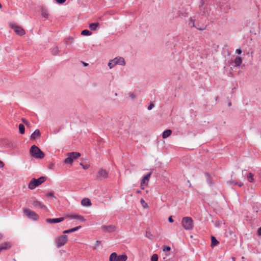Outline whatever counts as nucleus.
<instances>
[{"instance_id": "ddd939ff", "label": "nucleus", "mask_w": 261, "mask_h": 261, "mask_svg": "<svg viewBox=\"0 0 261 261\" xmlns=\"http://www.w3.org/2000/svg\"><path fill=\"white\" fill-rule=\"evenodd\" d=\"M64 220V217H60L58 218H48L46 219V222L48 223H57L62 222Z\"/></svg>"}, {"instance_id": "f8f14e48", "label": "nucleus", "mask_w": 261, "mask_h": 261, "mask_svg": "<svg viewBox=\"0 0 261 261\" xmlns=\"http://www.w3.org/2000/svg\"><path fill=\"white\" fill-rule=\"evenodd\" d=\"M12 246V243L10 242H6L0 244V253L4 250L9 249L11 248Z\"/></svg>"}, {"instance_id": "58836bf2", "label": "nucleus", "mask_w": 261, "mask_h": 261, "mask_svg": "<svg viewBox=\"0 0 261 261\" xmlns=\"http://www.w3.org/2000/svg\"><path fill=\"white\" fill-rule=\"evenodd\" d=\"M100 242L99 241H96L95 245H94V249H96L97 248V247L99 246V244Z\"/></svg>"}, {"instance_id": "4be33fe9", "label": "nucleus", "mask_w": 261, "mask_h": 261, "mask_svg": "<svg viewBox=\"0 0 261 261\" xmlns=\"http://www.w3.org/2000/svg\"><path fill=\"white\" fill-rule=\"evenodd\" d=\"M41 15L44 18H48L49 15L47 9L45 7H42L41 8Z\"/></svg>"}, {"instance_id": "72a5a7b5", "label": "nucleus", "mask_w": 261, "mask_h": 261, "mask_svg": "<svg viewBox=\"0 0 261 261\" xmlns=\"http://www.w3.org/2000/svg\"><path fill=\"white\" fill-rule=\"evenodd\" d=\"M158 255L156 254H154L152 255L151 257V261H158Z\"/></svg>"}, {"instance_id": "aec40b11", "label": "nucleus", "mask_w": 261, "mask_h": 261, "mask_svg": "<svg viewBox=\"0 0 261 261\" xmlns=\"http://www.w3.org/2000/svg\"><path fill=\"white\" fill-rule=\"evenodd\" d=\"M68 155H70V156L73 159H76L79 157L81 156V153L77 152H71L68 153Z\"/></svg>"}, {"instance_id": "dca6fc26", "label": "nucleus", "mask_w": 261, "mask_h": 261, "mask_svg": "<svg viewBox=\"0 0 261 261\" xmlns=\"http://www.w3.org/2000/svg\"><path fill=\"white\" fill-rule=\"evenodd\" d=\"M68 217L71 219H77L82 222H84L86 220L83 216L79 215H70L68 216Z\"/></svg>"}, {"instance_id": "de8ad7c7", "label": "nucleus", "mask_w": 261, "mask_h": 261, "mask_svg": "<svg viewBox=\"0 0 261 261\" xmlns=\"http://www.w3.org/2000/svg\"><path fill=\"white\" fill-rule=\"evenodd\" d=\"M257 233L259 236H261V227L258 228Z\"/></svg>"}, {"instance_id": "bb28decb", "label": "nucleus", "mask_w": 261, "mask_h": 261, "mask_svg": "<svg viewBox=\"0 0 261 261\" xmlns=\"http://www.w3.org/2000/svg\"><path fill=\"white\" fill-rule=\"evenodd\" d=\"M172 133V131L170 129H167L163 133L162 137L163 138H166L168 137Z\"/></svg>"}, {"instance_id": "c756f323", "label": "nucleus", "mask_w": 261, "mask_h": 261, "mask_svg": "<svg viewBox=\"0 0 261 261\" xmlns=\"http://www.w3.org/2000/svg\"><path fill=\"white\" fill-rule=\"evenodd\" d=\"M19 133L21 134H23L25 132V127L23 124H19Z\"/></svg>"}, {"instance_id": "c9c22d12", "label": "nucleus", "mask_w": 261, "mask_h": 261, "mask_svg": "<svg viewBox=\"0 0 261 261\" xmlns=\"http://www.w3.org/2000/svg\"><path fill=\"white\" fill-rule=\"evenodd\" d=\"M145 236L149 238V239H152V235L151 234V233L149 232H148V231H146V235Z\"/></svg>"}, {"instance_id": "a878e982", "label": "nucleus", "mask_w": 261, "mask_h": 261, "mask_svg": "<svg viewBox=\"0 0 261 261\" xmlns=\"http://www.w3.org/2000/svg\"><path fill=\"white\" fill-rule=\"evenodd\" d=\"M205 175L206 178L207 182L210 186H212L213 185V182L210 174L208 173H205Z\"/></svg>"}, {"instance_id": "37998d69", "label": "nucleus", "mask_w": 261, "mask_h": 261, "mask_svg": "<svg viewBox=\"0 0 261 261\" xmlns=\"http://www.w3.org/2000/svg\"><path fill=\"white\" fill-rule=\"evenodd\" d=\"M47 195L48 196L55 197L54 193L51 192L47 193Z\"/></svg>"}, {"instance_id": "3c124183", "label": "nucleus", "mask_w": 261, "mask_h": 261, "mask_svg": "<svg viewBox=\"0 0 261 261\" xmlns=\"http://www.w3.org/2000/svg\"><path fill=\"white\" fill-rule=\"evenodd\" d=\"M54 166V165L53 164H50V165H49V168L50 169H52V168H53Z\"/></svg>"}, {"instance_id": "9d476101", "label": "nucleus", "mask_w": 261, "mask_h": 261, "mask_svg": "<svg viewBox=\"0 0 261 261\" xmlns=\"http://www.w3.org/2000/svg\"><path fill=\"white\" fill-rule=\"evenodd\" d=\"M189 25H191L192 27H195L197 30L203 31L206 29V25L203 24L202 25H199V23H197L196 25L195 24V20L193 19L192 17L190 18V22L189 23Z\"/></svg>"}, {"instance_id": "79ce46f5", "label": "nucleus", "mask_w": 261, "mask_h": 261, "mask_svg": "<svg viewBox=\"0 0 261 261\" xmlns=\"http://www.w3.org/2000/svg\"><path fill=\"white\" fill-rule=\"evenodd\" d=\"M242 51L240 48L237 49L236 50V53L238 54H241L242 53Z\"/></svg>"}, {"instance_id": "1a4fd4ad", "label": "nucleus", "mask_w": 261, "mask_h": 261, "mask_svg": "<svg viewBox=\"0 0 261 261\" xmlns=\"http://www.w3.org/2000/svg\"><path fill=\"white\" fill-rule=\"evenodd\" d=\"M199 8V14L201 16L206 17L208 13V10L207 7L204 5V0H200Z\"/></svg>"}, {"instance_id": "603ef678", "label": "nucleus", "mask_w": 261, "mask_h": 261, "mask_svg": "<svg viewBox=\"0 0 261 261\" xmlns=\"http://www.w3.org/2000/svg\"><path fill=\"white\" fill-rule=\"evenodd\" d=\"M3 238V235L2 233H0V240H2Z\"/></svg>"}, {"instance_id": "412c9836", "label": "nucleus", "mask_w": 261, "mask_h": 261, "mask_svg": "<svg viewBox=\"0 0 261 261\" xmlns=\"http://www.w3.org/2000/svg\"><path fill=\"white\" fill-rule=\"evenodd\" d=\"M242 63V59L240 57H237L234 60V63L236 67H239L241 66Z\"/></svg>"}, {"instance_id": "7c9ffc66", "label": "nucleus", "mask_w": 261, "mask_h": 261, "mask_svg": "<svg viewBox=\"0 0 261 261\" xmlns=\"http://www.w3.org/2000/svg\"><path fill=\"white\" fill-rule=\"evenodd\" d=\"M247 179L250 182H253L254 181L253 174L250 172L247 175Z\"/></svg>"}, {"instance_id": "4c0bfd02", "label": "nucleus", "mask_w": 261, "mask_h": 261, "mask_svg": "<svg viewBox=\"0 0 261 261\" xmlns=\"http://www.w3.org/2000/svg\"><path fill=\"white\" fill-rule=\"evenodd\" d=\"M80 165L82 166L84 169H87L89 167V165H84L82 163H80Z\"/></svg>"}, {"instance_id": "5701e85b", "label": "nucleus", "mask_w": 261, "mask_h": 261, "mask_svg": "<svg viewBox=\"0 0 261 261\" xmlns=\"http://www.w3.org/2000/svg\"><path fill=\"white\" fill-rule=\"evenodd\" d=\"M81 228V226H79L74 227V228H71V229L66 230H64L63 231V233H69L75 232V231L78 230Z\"/></svg>"}, {"instance_id": "9b49d317", "label": "nucleus", "mask_w": 261, "mask_h": 261, "mask_svg": "<svg viewBox=\"0 0 261 261\" xmlns=\"http://www.w3.org/2000/svg\"><path fill=\"white\" fill-rule=\"evenodd\" d=\"M102 231L105 232H113L116 229V227L114 225H102L101 226Z\"/></svg>"}, {"instance_id": "8fccbe9b", "label": "nucleus", "mask_w": 261, "mask_h": 261, "mask_svg": "<svg viewBox=\"0 0 261 261\" xmlns=\"http://www.w3.org/2000/svg\"><path fill=\"white\" fill-rule=\"evenodd\" d=\"M82 63H83V64L84 65V66H85V67H86V66H88V63H85V62H83V61L82 62Z\"/></svg>"}, {"instance_id": "e433bc0d", "label": "nucleus", "mask_w": 261, "mask_h": 261, "mask_svg": "<svg viewBox=\"0 0 261 261\" xmlns=\"http://www.w3.org/2000/svg\"><path fill=\"white\" fill-rule=\"evenodd\" d=\"M171 250V247H169V246H164L163 247V250L164 251H169Z\"/></svg>"}, {"instance_id": "ea45409f", "label": "nucleus", "mask_w": 261, "mask_h": 261, "mask_svg": "<svg viewBox=\"0 0 261 261\" xmlns=\"http://www.w3.org/2000/svg\"><path fill=\"white\" fill-rule=\"evenodd\" d=\"M154 105L153 103H150V104L148 106V108H147V109H148V110H151V109L154 107Z\"/></svg>"}, {"instance_id": "f3484780", "label": "nucleus", "mask_w": 261, "mask_h": 261, "mask_svg": "<svg viewBox=\"0 0 261 261\" xmlns=\"http://www.w3.org/2000/svg\"><path fill=\"white\" fill-rule=\"evenodd\" d=\"M40 136V130L39 129H37L31 135V139L35 140L37 138H38Z\"/></svg>"}, {"instance_id": "f257e3e1", "label": "nucleus", "mask_w": 261, "mask_h": 261, "mask_svg": "<svg viewBox=\"0 0 261 261\" xmlns=\"http://www.w3.org/2000/svg\"><path fill=\"white\" fill-rule=\"evenodd\" d=\"M30 153L35 159H42L44 157V152L37 146L33 145L30 150Z\"/></svg>"}, {"instance_id": "393cba45", "label": "nucleus", "mask_w": 261, "mask_h": 261, "mask_svg": "<svg viewBox=\"0 0 261 261\" xmlns=\"http://www.w3.org/2000/svg\"><path fill=\"white\" fill-rule=\"evenodd\" d=\"M219 244V241L216 239V238L214 237H211V247H214V246L217 245Z\"/></svg>"}, {"instance_id": "423d86ee", "label": "nucleus", "mask_w": 261, "mask_h": 261, "mask_svg": "<svg viewBox=\"0 0 261 261\" xmlns=\"http://www.w3.org/2000/svg\"><path fill=\"white\" fill-rule=\"evenodd\" d=\"M10 27L14 30V32L16 34L19 36H23L25 34V32L24 30L21 27L17 25L15 23H9Z\"/></svg>"}, {"instance_id": "a19ab883", "label": "nucleus", "mask_w": 261, "mask_h": 261, "mask_svg": "<svg viewBox=\"0 0 261 261\" xmlns=\"http://www.w3.org/2000/svg\"><path fill=\"white\" fill-rule=\"evenodd\" d=\"M66 0H56L58 4H63L66 2Z\"/></svg>"}, {"instance_id": "a211bd4d", "label": "nucleus", "mask_w": 261, "mask_h": 261, "mask_svg": "<svg viewBox=\"0 0 261 261\" xmlns=\"http://www.w3.org/2000/svg\"><path fill=\"white\" fill-rule=\"evenodd\" d=\"M81 204L83 206H88L91 205V202L89 198H85L82 200Z\"/></svg>"}, {"instance_id": "7ed1b4c3", "label": "nucleus", "mask_w": 261, "mask_h": 261, "mask_svg": "<svg viewBox=\"0 0 261 261\" xmlns=\"http://www.w3.org/2000/svg\"><path fill=\"white\" fill-rule=\"evenodd\" d=\"M182 226L187 230H191L193 228V221L190 217H184L181 221Z\"/></svg>"}, {"instance_id": "f704fd0d", "label": "nucleus", "mask_w": 261, "mask_h": 261, "mask_svg": "<svg viewBox=\"0 0 261 261\" xmlns=\"http://www.w3.org/2000/svg\"><path fill=\"white\" fill-rule=\"evenodd\" d=\"M140 202L142 204V206L144 208H147L148 207V204L146 202H145V201H144V200L143 199H141L140 200Z\"/></svg>"}, {"instance_id": "39448f33", "label": "nucleus", "mask_w": 261, "mask_h": 261, "mask_svg": "<svg viewBox=\"0 0 261 261\" xmlns=\"http://www.w3.org/2000/svg\"><path fill=\"white\" fill-rule=\"evenodd\" d=\"M127 259L125 254L118 255L116 252H113L110 256L109 261H126Z\"/></svg>"}, {"instance_id": "c03bdc74", "label": "nucleus", "mask_w": 261, "mask_h": 261, "mask_svg": "<svg viewBox=\"0 0 261 261\" xmlns=\"http://www.w3.org/2000/svg\"><path fill=\"white\" fill-rule=\"evenodd\" d=\"M22 121L25 124V125H28L29 124V122L28 121L24 118H22Z\"/></svg>"}, {"instance_id": "49530a36", "label": "nucleus", "mask_w": 261, "mask_h": 261, "mask_svg": "<svg viewBox=\"0 0 261 261\" xmlns=\"http://www.w3.org/2000/svg\"><path fill=\"white\" fill-rule=\"evenodd\" d=\"M4 167V163L2 161H0V168H3Z\"/></svg>"}, {"instance_id": "473e14b6", "label": "nucleus", "mask_w": 261, "mask_h": 261, "mask_svg": "<svg viewBox=\"0 0 261 261\" xmlns=\"http://www.w3.org/2000/svg\"><path fill=\"white\" fill-rule=\"evenodd\" d=\"M58 48L57 47H55L54 48H53V49L51 50V54L53 55L56 56L58 54Z\"/></svg>"}, {"instance_id": "4468645a", "label": "nucleus", "mask_w": 261, "mask_h": 261, "mask_svg": "<svg viewBox=\"0 0 261 261\" xmlns=\"http://www.w3.org/2000/svg\"><path fill=\"white\" fill-rule=\"evenodd\" d=\"M151 175V172H149L147 173L145 176H143L142 179L141 180V185L142 186L146 184L147 185L148 182L149 180V178Z\"/></svg>"}, {"instance_id": "2eb2a0df", "label": "nucleus", "mask_w": 261, "mask_h": 261, "mask_svg": "<svg viewBox=\"0 0 261 261\" xmlns=\"http://www.w3.org/2000/svg\"><path fill=\"white\" fill-rule=\"evenodd\" d=\"M32 205L35 207H38L40 208H45L46 206L43 204L41 202L35 200L32 202Z\"/></svg>"}, {"instance_id": "09e8293b", "label": "nucleus", "mask_w": 261, "mask_h": 261, "mask_svg": "<svg viewBox=\"0 0 261 261\" xmlns=\"http://www.w3.org/2000/svg\"><path fill=\"white\" fill-rule=\"evenodd\" d=\"M130 97L132 98H135L136 96L134 93H132L130 94Z\"/></svg>"}, {"instance_id": "4d7b16f0", "label": "nucleus", "mask_w": 261, "mask_h": 261, "mask_svg": "<svg viewBox=\"0 0 261 261\" xmlns=\"http://www.w3.org/2000/svg\"><path fill=\"white\" fill-rule=\"evenodd\" d=\"M2 8V4L0 3V9Z\"/></svg>"}, {"instance_id": "b1692460", "label": "nucleus", "mask_w": 261, "mask_h": 261, "mask_svg": "<svg viewBox=\"0 0 261 261\" xmlns=\"http://www.w3.org/2000/svg\"><path fill=\"white\" fill-rule=\"evenodd\" d=\"M99 24L98 22H94L90 24L89 29L92 31H96L97 29Z\"/></svg>"}, {"instance_id": "2f4dec72", "label": "nucleus", "mask_w": 261, "mask_h": 261, "mask_svg": "<svg viewBox=\"0 0 261 261\" xmlns=\"http://www.w3.org/2000/svg\"><path fill=\"white\" fill-rule=\"evenodd\" d=\"M91 32L88 30H84L81 32V35L84 36H89L91 35Z\"/></svg>"}, {"instance_id": "0eeeda50", "label": "nucleus", "mask_w": 261, "mask_h": 261, "mask_svg": "<svg viewBox=\"0 0 261 261\" xmlns=\"http://www.w3.org/2000/svg\"><path fill=\"white\" fill-rule=\"evenodd\" d=\"M23 213L29 218L33 220L36 221L39 219V216L34 211L28 208H23Z\"/></svg>"}, {"instance_id": "f03ea898", "label": "nucleus", "mask_w": 261, "mask_h": 261, "mask_svg": "<svg viewBox=\"0 0 261 261\" xmlns=\"http://www.w3.org/2000/svg\"><path fill=\"white\" fill-rule=\"evenodd\" d=\"M46 178V177L45 176H41L38 179L33 178L29 182L28 188L31 190L34 189L36 187L44 182Z\"/></svg>"}, {"instance_id": "cd10ccee", "label": "nucleus", "mask_w": 261, "mask_h": 261, "mask_svg": "<svg viewBox=\"0 0 261 261\" xmlns=\"http://www.w3.org/2000/svg\"><path fill=\"white\" fill-rule=\"evenodd\" d=\"M229 184H230L231 185H236V186H238L239 187H241L242 186H243V183L242 182H236V181H234L232 179H231L229 181Z\"/></svg>"}, {"instance_id": "5fc2aeb1", "label": "nucleus", "mask_w": 261, "mask_h": 261, "mask_svg": "<svg viewBox=\"0 0 261 261\" xmlns=\"http://www.w3.org/2000/svg\"><path fill=\"white\" fill-rule=\"evenodd\" d=\"M140 187L143 190L144 189V185L142 186L141 183L140 184Z\"/></svg>"}, {"instance_id": "a18cd8bd", "label": "nucleus", "mask_w": 261, "mask_h": 261, "mask_svg": "<svg viewBox=\"0 0 261 261\" xmlns=\"http://www.w3.org/2000/svg\"><path fill=\"white\" fill-rule=\"evenodd\" d=\"M168 221L170 223L173 222V219H172V216H170L168 218Z\"/></svg>"}, {"instance_id": "864d4df0", "label": "nucleus", "mask_w": 261, "mask_h": 261, "mask_svg": "<svg viewBox=\"0 0 261 261\" xmlns=\"http://www.w3.org/2000/svg\"><path fill=\"white\" fill-rule=\"evenodd\" d=\"M136 193H137V194H140V193H141V191L140 190H137V191H136Z\"/></svg>"}, {"instance_id": "6ab92c4d", "label": "nucleus", "mask_w": 261, "mask_h": 261, "mask_svg": "<svg viewBox=\"0 0 261 261\" xmlns=\"http://www.w3.org/2000/svg\"><path fill=\"white\" fill-rule=\"evenodd\" d=\"M98 174V177L106 178L108 176V172L106 170H104L103 169H101L99 170Z\"/></svg>"}, {"instance_id": "c85d7f7f", "label": "nucleus", "mask_w": 261, "mask_h": 261, "mask_svg": "<svg viewBox=\"0 0 261 261\" xmlns=\"http://www.w3.org/2000/svg\"><path fill=\"white\" fill-rule=\"evenodd\" d=\"M73 162V160L70 156V155H68V157L64 160L65 164H72Z\"/></svg>"}, {"instance_id": "20e7f679", "label": "nucleus", "mask_w": 261, "mask_h": 261, "mask_svg": "<svg viewBox=\"0 0 261 261\" xmlns=\"http://www.w3.org/2000/svg\"><path fill=\"white\" fill-rule=\"evenodd\" d=\"M125 64V62L124 59L122 57H116L114 59L110 61L108 66L111 69L114 67L116 65H120L122 66H124Z\"/></svg>"}, {"instance_id": "6e6d98bb", "label": "nucleus", "mask_w": 261, "mask_h": 261, "mask_svg": "<svg viewBox=\"0 0 261 261\" xmlns=\"http://www.w3.org/2000/svg\"><path fill=\"white\" fill-rule=\"evenodd\" d=\"M228 105L229 107H230L231 106V103L230 102H228Z\"/></svg>"}, {"instance_id": "6e6552de", "label": "nucleus", "mask_w": 261, "mask_h": 261, "mask_svg": "<svg viewBox=\"0 0 261 261\" xmlns=\"http://www.w3.org/2000/svg\"><path fill=\"white\" fill-rule=\"evenodd\" d=\"M68 241L67 236L62 235L56 239V244L58 248L64 245Z\"/></svg>"}]
</instances>
